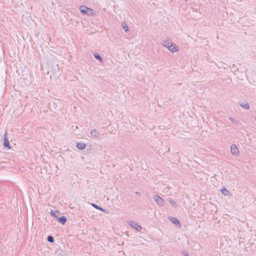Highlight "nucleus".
I'll return each instance as SVG.
<instances>
[{"label":"nucleus","mask_w":256,"mask_h":256,"mask_svg":"<svg viewBox=\"0 0 256 256\" xmlns=\"http://www.w3.org/2000/svg\"><path fill=\"white\" fill-rule=\"evenodd\" d=\"M162 44L172 52L178 50V47L170 40H163Z\"/></svg>","instance_id":"1"},{"label":"nucleus","mask_w":256,"mask_h":256,"mask_svg":"<svg viewBox=\"0 0 256 256\" xmlns=\"http://www.w3.org/2000/svg\"><path fill=\"white\" fill-rule=\"evenodd\" d=\"M8 132L7 130H6L3 137V146L4 148H7L8 150H10L12 146L8 140Z\"/></svg>","instance_id":"2"},{"label":"nucleus","mask_w":256,"mask_h":256,"mask_svg":"<svg viewBox=\"0 0 256 256\" xmlns=\"http://www.w3.org/2000/svg\"><path fill=\"white\" fill-rule=\"evenodd\" d=\"M154 200L160 206H163L164 204V201L163 199L158 195H154Z\"/></svg>","instance_id":"3"},{"label":"nucleus","mask_w":256,"mask_h":256,"mask_svg":"<svg viewBox=\"0 0 256 256\" xmlns=\"http://www.w3.org/2000/svg\"><path fill=\"white\" fill-rule=\"evenodd\" d=\"M129 225L137 231H140L142 228V226L135 222L130 221L129 222Z\"/></svg>","instance_id":"4"},{"label":"nucleus","mask_w":256,"mask_h":256,"mask_svg":"<svg viewBox=\"0 0 256 256\" xmlns=\"http://www.w3.org/2000/svg\"><path fill=\"white\" fill-rule=\"evenodd\" d=\"M168 218L178 228H180L182 226L180 221L177 218L170 216Z\"/></svg>","instance_id":"5"},{"label":"nucleus","mask_w":256,"mask_h":256,"mask_svg":"<svg viewBox=\"0 0 256 256\" xmlns=\"http://www.w3.org/2000/svg\"><path fill=\"white\" fill-rule=\"evenodd\" d=\"M231 152L232 154L237 156L239 154V150L236 146L233 144L230 146Z\"/></svg>","instance_id":"6"},{"label":"nucleus","mask_w":256,"mask_h":256,"mask_svg":"<svg viewBox=\"0 0 256 256\" xmlns=\"http://www.w3.org/2000/svg\"><path fill=\"white\" fill-rule=\"evenodd\" d=\"M67 218L65 216H58L57 221L62 224H64L67 221Z\"/></svg>","instance_id":"7"},{"label":"nucleus","mask_w":256,"mask_h":256,"mask_svg":"<svg viewBox=\"0 0 256 256\" xmlns=\"http://www.w3.org/2000/svg\"><path fill=\"white\" fill-rule=\"evenodd\" d=\"M91 205L92 206V207L94 208L96 210H98L101 212H104L106 214H108V211H107L106 210L103 208L102 207H100L97 204L92 203Z\"/></svg>","instance_id":"8"},{"label":"nucleus","mask_w":256,"mask_h":256,"mask_svg":"<svg viewBox=\"0 0 256 256\" xmlns=\"http://www.w3.org/2000/svg\"><path fill=\"white\" fill-rule=\"evenodd\" d=\"M80 9L81 14L84 15V14H86L88 8L86 6H82L80 7Z\"/></svg>","instance_id":"9"},{"label":"nucleus","mask_w":256,"mask_h":256,"mask_svg":"<svg viewBox=\"0 0 256 256\" xmlns=\"http://www.w3.org/2000/svg\"><path fill=\"white\" fill-rule=\"evenodd\" d=\"M90 134L94 138H98L100 136V132L96 130H92Z\"/></svg>","instance_id":"10"},{"label":"nucleus","mask_w":256,"mask_h":256,"mask_svg":"<svg viewBox=\"0 0 256 256\" xmlns=\"http://www.w3.org/2000/svg\"><path fill=\"white\" fill-rule=\"evenodd\" d=\"M93 55L94 58L100 62H102V58L98 52H95L93 54Z\"/></svg>","instance_id":"11"},{"label":"nucleus","mask_w":256,"mask_h":256,"mask_svg":"<svg viewBox=\"0 0 256 256\" xmlns=\"http://www.w3.org/2000/svg\"><path fill=\"white\" fill-rule=\"evenodd\" d=\"M86 146V145L84 143L77 142V144H76V148L80 150H82L84 149Z\"/></svg>","instance_id":"12"},{"label":"nucleus","mask_w":256,"mask_h":256,"mask_svg":"<svg viewBox=\"0 0 256 256\" xmlns=\"http://www.w3.org/2000/svg\"><path fill=\"white\" fill-rule=\"evenodd\" d=\"M96 13L95 10H94L93 9L88 8V12L86 13V14L89 16H93Z\"/></svg>","instance_id":"13"},{"label":"nucleus","mask_w":256,"mask_h":256,"mask_svg":"<svg viewBox=\"0 0 256 256\" xmlns=\"http://www.w3.org/2000/svg\"><path fill=\"white\" fill-rule=\"evenodd\" d=\"M240 106L244 108L246 110H249L250 109V106L248 102L246 103H240Z\"/></svg>","instance_id":"14"},{"label":"nucleus","mask_w":256,"mask_h":256,"mask_svg":"<svg viewBox=\"0 0 256 256\" xmlns=\"http://www.w3.org/2000/svg\"><path fill=\"white\" fill-rule=\"evenodd\" d=\"M56 212H59L58 210H56V211H54L52 210H51V212H50V216L56 218V220L58 219V215L56 214Z\"/></svg>","instance_id":"15"},{"label":"nucleus","mask_w":256,"mask_h":256,"mask_svg":"<svg viewBox=\"0 0 256 256\" xmlns=\"http://www.w3.org/2000/svg\"><path fill=\"white\" fill-rule=\"evenodd\" d=\"M220 192L224 196H227L229 194V191L228 190H226V188H222L220 190Z\"/></svg>","instance_id":"16"},{"label":"nucleus","mask_w":256,"mask_h":256,"mask_svg":"<svg viewBox=\"0 0 256 256\" xmlns=\"http://www.w3.org/2000/svg\"><path fill=\"white\" fill-rule=\"evenodd\" d=\"M47 240L48 242H51V243H53L54 242V237L50 235L48 236Z\"/></svg>","instance_id":"17"},{"label":"nucleus","mask_w":256,"mask_h":256,"mask_svg":"<svg viewBox=\"0 0 256 256\" xmlns=\"http://www.w3.org/2000/svg\"><path fill=\"white\" fill-rule=\"evenodd\" d=\"M169 202L174 208L177 206V204L174 200L170 198L169 200Z\"/></svg>","instance_id":"18"},{"label":"nucleus","mask_w":256,"mask_h":256,"mask_svg":"<svg viewBox=\"0 0 256 256\" xmlns=\"http://www.w3.org/2000/svg\"><path fill=\"white\" fill-rule=\"evenodd\" d=\"M122 28L125 32H128L129 31V28L126 24H122Z\"/></svg>","instance_id":"19"},{"label":"nucleus","mask_w":256,"mask_h":256,"mask_svg":"<svg viewBox=\"0 0 256 256\" xmlns=\"http://www.w3.org/2000/svg\"><path fill=\"white\" fill-rule=\"evenodd\" d=\"M56 254L58 256H64L63 252L62 250H58L56 252Z\"/></svg>","instance_id":"20"},{"label":"nucleus","mask_w":256,"mask_h":256,"mask_svg":"<svg viewBox=\"0 0 256 256\" xmlns=\"http://www.w3.org/2000/svg\"><path fill=\"white\" fill-rule=\"evenodd\" d=\"M230 120H231L232 122L233 123H234L236 124H238V121L234 120V118H230Z\"/></svg>","instance_id":"21"},{"label":"nucleus","mask_w":256,"mask_h":256,"mask_svg":"<svg viewBox=\"0 0 256 256\" xmlns=\"http://www.w3.org/2000/svg\"><path fill=\"white\" fill-rule=\"evenodd\" d=\"M182 253L185 256H190L188 252L186 251H182Z\"/></svg>","instance_id":"22"},{"label":"nucleus","mask_w":256,"mask_h":256,"mask_svg":"<svg viewBox=\"0 0 256 256\" xmlns=\"http://www.w3.org/2000/svg\"><path fill=\"white\" fill-rule=\"evenodd\" d=\"M136 194L137 196H140V192H136Z\"/></svg>","instance_id":"23"}]
</instances>
